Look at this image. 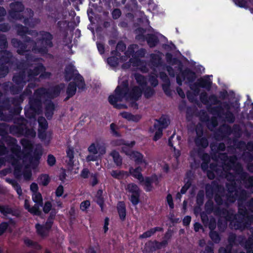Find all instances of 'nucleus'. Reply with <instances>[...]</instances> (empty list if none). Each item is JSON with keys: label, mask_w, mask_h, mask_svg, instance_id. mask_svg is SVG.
<instances>
[{"label": "nucleus", "mask_w": 253, "mask_h": 253, "mask_svg": "<svg viewBox=\"0 0 253 253\" xmlns=\"http://www.w3.org/2000/svg\"><path fill=\"white\" fill-rule=\"evenodd\" d=\"M155 123L153 125L154 128H160L164 130L168 127L170 124V120L169 118L164 115H162L158 119H155Z\"/></svg>", "instance_id": "24"}, {"label": "nucleus", "mask_w": 253, "mask_h": 253, "mask_svg": "<svg viewBox=\"0 0 253 253\" xmlns=\"http://www.w3.org/2000/svg\"><path fill=\"white\" fill-rule=\"evenodd\" d=\"M10 10L8 11L9 16L15 20H21L23 15L20 13L24 10V5L21 1H14L9 4Z\"/></svg>", "instance_id": "13"}, {"label": "nucleus", "mask_w": 253, "mask_h": 253, "mask_svg": "<svg viewBox=\"0 0 253 253\" xmlns=\"http://www.w3.org/2000/svg\"><path fill=\"white\" fill-rule=\"evenodd\" d=\"M198 82L201 87L210 90L211 87L212 82L209 79L208 76H205L203 78L199 79Z\"/></svg>", "instance_id": "40"}, {"label": "nucleus", "mask_w": 253, "mask_h": 253, "mask_svg": "<svg viewBox=\"0 0 253 253\" xmlns=\"http://www.w3.org/2000/svg\"><path fill=\"white\" fill-rule=\"evenodd\" d=\"M12 80L15 84V86H12V88H14L19 93L22 91L27 83L29 82L26 72L24 70L19 71L15 73L13 76Z\"/></svg>", "instance_id": "7"}, {"label": "nucleus", "mask_w": 253, "mask_h": 253, "mask_svg": "<svg viewBox=\"0 0 253 253\" xmlns=\"http://www.w3.org/2000/svg\"><path fill=\"white\" fill-rule=\"evenodd\" d=\"M146 42L150 48H153L159 44L160 40L155 34H147Z\"/></svg>", "instance_id": "31"}, {"label": "nucleus", "mask_w": 253, "mask_h": 253, "mask_svg": "<svg viewBox=\"0 0 253 253\" xmlns=\"http://www.w3.org/2000/svg\"><path fill=\"white\" fill-rule=\"evenodd\" d=\"M163 230L164 229L162 227L157 226L152 228L149 230L144 232L143 234H141L139 236V238L144 239L149 238L153 235L156 232H162Z\"/></svg>", "instance_id": "39"}, {"label": "nucleus", "mask_w": 253, "mask_h": 253, "mask_svg": "<svg viewBox=\"0 0 253 253\" xmlns=\"http://www.w3.org/2000/svg\"><path fill=\"white\" fill-rule=\"evenodd\" d=\"M135 79L136 82L141 86L144 87V86H146L147 82L143 75L139 74H136L135 75Z\"/></svg>", "instance_id": "64"}, {"label": "nucleus", "mask_w": 253, "mask_h": 253, "mask_svg": "<svg viewBox=\"0 0 253 253\" xmlns=\"http://www.w3.org/2000/svg\"><path fill=\"white\" fill-rule=\"evenodd\" d=\"M209 104L207 106L208 111L211 114L229 123H233L235 120L234 114L230 111L231 105L227 102H221L215 94L209 96Z\"/></svg>", "instance_id": "2"}, {"label": "nucleus", "mask_w": 253, "mask_h": 253, "mask_svg": "<svg viewBox=\"0 0 253 253\" xmlns=\"http://www.w3.org/2000/svg\"><path fill=\"white\" fill-rule=\"evenodd\" d=\"M131 159H133L135 164L140 165L142 164H147L146 161L144 159L143 155L138 151H134L132 154V156L130 157Z\"/></svg>", "instance_id": "37"}, {"label": "nucleus", "mask_w": 253, "mask_h": 253, "mask_svg": "<svg viewBox=\"0 0 253 253\" xmlns=\"http://www.w3.org/2000/svg\"><path fill=\"white\" fill-rule=\"evenodd\" d=\"M41 206L38 204H35L34 206L29 210V212L34 215L41 216L42 215V211L40 209Z\"/></svg>", "instance_id": "63"}, {"label": "nucleus", "mask_w": 253, "mask_h": 253, "mask_svg": "<svg viewBox=\"0 0 253 253\" xmlns=\"http://www.w3.org/2000/svg\"><path fill=\"white\" fill-rule=\"evenodd\" d=\"M45 70V67L42 63H39L33 69H27L26 74L29 81L33 80L35 77L40 75L42 71H44Z\"/></svg>", "instance_id": "25"}, {"label": "nucleus", "mask_w": 253, "mask_h": 253, "mask_svg": "<svg viewBox=\"0 0 253 253\" xmlns=\"http://www.w3.org/2000/svg\"><path fill=\"white\" fill-rule=\"evenodd\" d=\"M12 86H15V85L12 82L8 81L2 83L1 87L4 93H7L9 91L12 95L19 94V92L16 91L14 88H13Z\"/></svg>", "instance_id": "35"}, {"label": "nucleus", "mask_w": 253, "mask_h": 253, "mask_svg": "<svg viewBox=\"0 0 253 253\" xmlns=\"http://www.w3.org/2000/svg\"><path fill=\"white\" fill-rule=\"evenodd\" d=\"M235 195L239 204L245 201L248 197V193L246 190L239 189L235 191Z\"/></svg>", "instance_id": "43"}, {"label": "nucleus", "mask_w": 253, "mask_h": 253, "mask_svg": "<svg viewBox=\"0 0 253 253\" xmlns=\"http://www.w3.org/2000/svg\"><path fill=\"white\" fill-rule=\"evenodd\" d=\"M167 246L166 241L159 242L157 240H150L145 244L142 250L143 253H153L157 250L165 248Z\"/></svg>", "instance_id": "14"}, {"label": "nucleus", "mask_w": 253, "mask_h": 253, "mask_svg": "<svg viewBox=\"0 0 253 253\" xmlns=\"http://www.w3.org/2000/svg\"><path fill=\"white\" fill-rule=\"evenodd\" d=\"M135 144V141H131L130 143H126V144L122 147L121 152L125 153L128 156H131L134 151H132L131 148Z\"/></svg>", "instance_id": "46"}, {"label": "nucleus", "mask_w": 253, "mask_h": 253, "mask_svg": "<svg viewBox=\"0 0 253 253\" xmlns=\"http://www.w3.org/2000/svg\"><path fill=\"white\" fill-rule=\"evenodd\" d=\"M65 85L64 83L55 85L50 89H46L44 87L38 88V92L44 96H47L50 98H54L59 96L61 91L65 88Z\"/></svg>", "instance_id": "9"}, {"label": "nucleus", "mask_w": 253, "mask_h": 253, "mask_svg": "<svg viewBox=\"0 0 253 253\" xmlns=\"http://www.w3.org/2000/svg\"><path fill=\"white\" fill-rule=\"evenodd\" d=\"M117 211L121 221H123L126 218V207L124 201H120L117 206Z\"/></svg>", "instance_id": "33"}, {"label": "nucleus", "mask_w": 253, "mask_h": 253, "mask_svg": "<svg viewBox=\"0 0 253 253\" xmlns=\"http://www.w3.org/2000/svg\"><path fill=\"white\" fill-rule=\"evenodd\" d=\"M235 168L239 178L243 182L245 187L250 190L252 193H253V176H249L247 172L244 171L241 164H238Z\"/></svg>", "instance_id": "10"}, {"label": "nucleus", "mask_w": 253, "mask_h": 253, "mask_svg": "<svg viewBox=\"0 0 253 253\" xmlns=\"http://www.w3.org/2000/svg\"><path fill=\"white\" fill-rule=\"evenodd\" d=\"M145 88H143V92L144 95V97L149 99L152 97L155 93V91L154 89L152 87L149 86H145Z\"/></svg>", "instance_id": "54"}, {"label": "nucleus", "mask_w": 253, "mask_h": 253, "mask_svg": "<svg viewBox=\"0 0 253 253\" xmlns=\"http://www.w3.org/2000/svg\"><path fill=\"white\" fill-rule=\"evenodd\" d=\"M110 155L112 157L114 163L117 167H121L122 165L123 159L117 151L115 150H112Z\"/></svg>", "instance_id": "44"}, {"label": "nucleus", "mask_w": 253, "mask_h": 253, "mask_svg": "<svg viewBox=\"0 0 253 253\" xmlns=\"http://www.w3.org/2000/svg\"><path fill=\"white\" fill-rule=\"evenodd\" d=\"M126 49V45L125 43L122 41H119L117 44L116 50H113L111 53L112 54L119 56L121 55L119 51L123 52Z\"/></svg>", "instance_id": "47"}, {"label": "nucleus", "mask_w": 253, "mask_h": 253, "mask_svg": "<svg viewBox=\"0 0 253 253\" xmlns=\"http://www.w3.org/2000/svg\"><path fill=\"white\" fill-rule=\"evenodd\" d=\"M197 153L203 162L210 163L211 157L208 153L204 152V151L201 148H198Z\"/></svg>", "instance_id": "55"}, {"label": "nucleus", "mask_w": 253, "mask_h": 253, "mask_svg": "<svg viewBox=\"0 0 253 253\" xmlns=\"http://www.w3.org/2000/svg\"><path fill=\"white\" fill-rule=\"evenodd\" d=\"M209 236L215 244H218L221 240L219 233L216 231H210Z\"/></svg>", "instance_id": "60"}, {"label": "nucleus", "mask_w": 253, "mask_h": 253, "mask_svg": "<svg viewBox=\"0 0 253 253\" xmlns=\"http://www.w3.org/2000/svg\"><path fill=\"white\" fill-rule=\"evenodd\" d=\"M142 93V89L138 86L135 85L130 88L128 80H126L116 87L113 94L109 95L108 101L115 108L126 109L127 106L126 104L118 102L122 101L124 99L127 101H138L141 98Z\"/></svg>", "instance_id": "1"}, {"label": "nucleus", "mask_w": 253, "mask_h": 253, "mask_svg": "<svg viewBox=\"0 0 253 253\" xmlns=\"http://www.w3.org/2000/svg\"><path fill=\"white\" fill-rule=\"evenodd\" d=\"M67 157L69 158L68 165L70 167L74 166V148L68 147L66 150Z\"/></svg>", "instance_id": "49"}, {"label": "nucleus", "mask_w": 253, "mask_h": 253, "mask_svg": "<svg viewBox=\"0 0 253 253\" xmlns=\"http://www.w3.org/2000/svg\"><path fill=\"white\" fill-rule=\"evenodd\" d=\"M126 190L131 194L129 200L133 206L137 205L140 202L141 190L134 183H130L126 185Z\"/></svg>", "instance_id": "11"}, {"label": "nucleus", "mask_w": 253, "mask_h": 253, "mask_svg": "<svg viewBox=\"0 0 253 253\" xmlns=\"http://www.w3.org/2000/svg\"><path fill=\"white\" fill-rule=\"evenodd\" d=\"M20 142L24 150L28 151H32L33 145L30 140L26 139H22Z\"/></svg>", "instance_id": "61"}, {"label": "nucleus", "mask_w": 253, "mask_h": 253, "mask_svg": "<svg viewBox=\"0 0 253 253\" xmlns=\"http://www.w3.org/2000/svg\"><path fill=\"white\" fill-rule=\"evenodd\" d=\"M38 91V89L35 90L34 96L29 98L28 107L24 108L25 115L27 118H35L42 112V97L44 96L39 94Z\"/></svg>", "instance_id": "6"}, {"label": "nucleus", "mask_w": 253, "mask_h": 253, "mask_svg": "<svg viewBox=\"0 0 253 253\" xmlns=\"http://www.w3.org/2000/svg\"><path fill=\"white\" fill-rule=\"evenodd\" d=\"M224 212L222 214V216L221 218H223L224 220V228H226L227 226V224L228 222H230L229 226H232L233 225V221L234 220V218H235V215L236 214H235L231 210H228L227 209H225V210H224Z\"/></svg>", "instance_id": "28"}, {"label": "nucleus", "mask_w": 253, "mask_h": 253, "mask_svg": "<svg viewBox=\"0 0 253 253\" xmlns=\"http://www.w3.org/2000/svg\"><path fill=\"white\" fill-rule=\"evenodd\" d=\"M191 171L186 172V176L187 179L185 182L184 185L182 187L180 192L182 194H184L186 193L188 189L191 186L192 183V179L191 177Z\"/></svg>", "instance_id": "42"}, {"label": "nucleus", "mask_w": 253, "mask_h": 253, "mask_svg": "<svg viewBox=\"0 0 253 253\" xmlns=\"http://www.w3.org/2000/svg\"><path fill=\"white\" fill-rule=\"evenodd\" d=\"M32 200L36 204L41 206H43V200L42 194L40 192H37L33 193L32 195Z\"/></svg>", "instance_id": "58"}, {"label": "nucleus", "mask_w": 253, "mask_h": 253, "mask_svg": "<svg viewBox=\"0 0 253 253\" xmlns=\"http://www.w3.org/2000/svg\"><path fill=\"white\" fill-rule=\"evenodd\" d=\"M24 243L28 247H33L37 250H40L42 249L41 246L38 242L33 241L28 238L25 239Z\"/></svg>", "instance_id": "53"}, {"label": "nucleus", "mask_w": 253, "mask_h": 253, "mask_svg": "<svg viewBox=\"0 0 253 253\" xmlns=\"http://www.w3.org/2000/svg\"><path fill=\"white\" fill-rule=\"evenodd\" d=\"M26 125H11L9 128V133L17 136H22Z\"/></svg>", "instance_id": "30"}, {"label": "nucleus", "mask_w": 253, "mask_h": 253, "mask_svg": "<svg viewBox=\"0 0 253 253\" xmlns=\"http://www.w3.org/2000/svg\"><path fill=\"white\" fill-rule=\"evenodd\" d=\"M142 171V169L140 166H138L135 168L130 167L129 168L128 172L129 175L139 181V184L143 187L146 192H151L154 189L153 184L156 186L159 185V177L155 173L152 174L150 176H143Z\"/></svg>", "instance_id": "3"}, {"label": "nucleus", "mask_w": 253, "mask_h": 253, "mask_svg": "<svg viewBox=\"0 0 253 253\" xmlns=\"http://www.w3.org/2000/svg\"><path fill=\"white\" fill-rule=\"evenodd\" d=\"M41 37L37 38V45L32 47V51L36 54L45 55L48 52V48L53 46L52 40L53 35L46 31L40 32Z\"/></svg>", "instance_id": "4"}, {"label": "nucleus", "mask_w": 253, "mask_h": 253, "mask_svg": "<svg viewBox=\"0 0 253 253\" xmlns=\"http://www.w3.org/2000/svg\"><path fill=\"white\" fill-rule=\"evenodd\" d=\"M3 139L13 152L19 151L21 150L20 146L17 144L16 138L7 135L3 138Z\"/></svg>", "instance_id": "26"}, {"label": "nucleus", "mask_w": 253, "mask_h": 253, "mask_svg": "<svg viewBox=\"0 0 253 253\" xmlns=\"http://www.w3.org/2000/svg\"><path fill=\"white\" fill-rule=\"evenodd\" d=\"M10 99V104L13 105L14 106H21V103L24 100L23 94H20L19 96L12 97Z\"/></svg>", "instance_id": "48"}, {"label": "nucleus", "mask_w": 253, "mask_h": 253, "mask_svg": "<svg viewBox=\"0 0 253 253\" xmlns=\"http://www.w3.org/2000/svg\"><path fill=\"white\" fill-rule=\"evenodd\" d=\"M10 126L5 123H0V136L2 138L8 134Z\"/></svg>", "instance_id": "59"}, {"label": "nucleus", "mask_w": 253, "mask_h": 253, "mask_svg": "<svg viewBox=\"0 0 253 253\" xmlns=\"http://www.w3.org/2000/svg\"><path fill=\"white\" fill-rule=\"evenodd\" d=\"M128 175L127 171L124 170H113L111 172V176L114 178L119 179L121 176H123L124 175Z\"/></svg>", "instance_id": "62"}, {"label": "nucleus", "mask_w": 253, "mask_h": 253, "mask_svg": "<svg viewBox=\"0 0 253 253\" xmlns=\"http://www.w3.org/2000/svg\"><path fill=\"white\" fill-rule=\"evenodd\" d=\"M77 87L82 90L84 89L85 87L84 80L80 74L76 75L75 81L69 83L66 89V94H69L70 96H74L76 92Z\"/></svg>", "instance_id": "8"}, {"label": "nucleus", "mask_w": 253, "mask_h": 253, "mask_svg": "<svg viewBox=\"0 0 253 253\" xmlns=\"http://www.w3.org/2000/svg\"><path fill=\"white\" fill-rule=\"evenodd\" d=\"M55 110V105L51 100H49L45 103L44 114L47 120H50L52 118Z\"/></svg>", "instance_id": "27"}, {"label": "nucleus", "mask_w": 253, "mask_h": 253, "mask_svg": "<svg viewBox=\"0 0 253 253\" xmlns=\"http://www.w3.org/2000/svg\"><path fill=\"white\" fill-rule=\"evenodd\" d=\"M121 116L128 121H132L135 123L138 122L141 119L140 115H133L130 113L127 112H123L121 113Z\"/></svg>", "instance_id": "36"}, {"label": "nucleus", "mask_w": 253, "mask_h": 253, "mask_svg": "<svg viewBox=\"0 0 253 253\" xmlns=\"http://www.w3.org/2000/svg\"><path fill=\"white\" fill-rule=\"evenodd\" d=\"M10 108V99L9 97H4L2 104H0V119L5 121L11 120L12 116L4 113L3 111L8 110Z\"/></svg>", "instance_id": "17"}, {"label": "nucleus", "mask_w": 253, "mask_h": 253, "mask_svg": "<svg viewBox=\"0 0 253 253\" xmlns=\"http://www.w3.org/2000/svg\"><path fill=\"white\" fill-rule=\"evenodd\" d=\"M241 237L237 238L236 235L234 233L230 234L228 238V244L227 245L233 247L234 245H238L241 242Z\"/></svg>", "instance_id": "45"}, {"label": "nucleus", "mask_w": 253, "mask_h": 253, "mask_svg": "<svg viewBox=\"0 0 253 253\" xmlns=\"http://www.w3.org/2000/svg\"><path fill=\"white\" fill-rule=\"evenodd\" d=\"M12 46L17 48V53L20 55H24L26 52L30 50L27 49V45L20 40L13 38L11 41Z\"/></svg>", "instance_id": "19"}, {"label": "nucleus", "mask_w": 253, "mask_h": 253, "mask_svg": "<svg viewBox=\"0 0 253 253\" xmlns=\"http://www.w3.org/2000/svg\"><path fill=\"white\" fill-rule=\"evenodd\" d=\"M24 134L23 136L31 138H35L36 135V132L34 129L28 128L27 125L25 126V129H24Z\"/></svg>", "instance_id": "56"}, {"label": "nucleus", "mask_w": 253, "mask_h": 253, "mask_svg": "<svg viewBox=\"0 0 253 253\" xmlns=\"http://www.w3.org/2000/svg\"><path fill=\"white\" fill-rule=\"evenodd\" d=\"M0 212L4 216L10 214L19 217L21 215V212L18 210L12 208L7 205H0Z\"/></svg>", "instance_id": "21"}, {"label": "nucleus", "mask_w": 253, "mask_h": 253, "mask_svg": "<svg viewBox=\"0 0 253 253\" xmlns=\"http://www.w3.org/2000/svg\"><path fill=\"white\" fill-rule=\"evenodd\" d=\"M16 61L12 53L7 50H0V65H6L12 66Z\"/></svg>", "instance_id": "16"}, {"label": "nucleus", "mask_w": 253, "mask_h": 253, "mask_svg": "<svg viewBox=\"0 0 253 253\" xmlns=\"http://www.w3.org/2000/svg\"><path fill=\"white\" fill-rule=\"evenodd\" d=\"M36 232L38 235L42 237H45L48 236L51 229L48 228L45 224L37 223L35 225Z\"/></svg>", "instance_id": "32"}, {"label": "nucleus", "mask_w": 253, "mask_h": 253, "mask_svg": "<svg viewBox=\"0 0 253 253\" xmlns=\"http://www.w3.org/2000/svg\"><path fill=\"white\" fill-rule=\"evenodd\" d=\"M77 74H80L74 65L70 63L65 66L64 70V79L66 82H68L72 80L75 81V77Z\"/></svg>", "instance_id": "18"}, {"label": "nucleus", "mask_w": 253, "mask_h": 253, "mask_svg": "<svg viewBox=\"0 0 253 253\" xmlns=\"http://www.w3.org/2000/svg\"><path fill=\"white\" fill-rule=\"evenodd\" d=\"M163 61L161 56L158 54L151 53L150 55L149 65L152 67L158 68L162 66Z\"/></svg>", "instance_id": "29"}, {"label": "nucleus", "mask_w": 253, "mask_h": 253, "mask_svg": "<svg viewBox=\"0 0 253 253\" xmlns=\"http://www.w3.org/2000/svg\"><path fill=\"white\" fill-rule=\"evenodd\" d=\"M39 183L42 186H47L50 181V178L47 174H42L38 177Z\"/></svg>", "instance_id": "50"}, {"label": "nucleus", "mask_w": 253, "mask_h": 253, "mask_svg": "<svg viewBox=\"0 0 253 253\" xmlns=\"http://www.w3.org/2000/svg\"><path fill=\"white\" fill-rule=\"evenodd\" d=\"M155 130H156V131L155 132V134L153 137V140L154 141H157L162 137L163 130L159 128H153L150 127L149 128V131L151 133L153 132Z\"/></svg>", "instance_id": "57"}, {"label": "nucleus", "mask_w": 253, "mask_h": 253, "mask_svg": "<svg viewBox=\"0 0 253 253\" xmlns=\"http://www.w3.org/2000/svg\"><path fill=\"white\" fill-rule=\"evenodd\" d=\"M222 169L225 173L226 179L229 181L235 182L236 175H238V173L235 169L234 166H231L229 170L225 169Z\"/></svg>", "instance_id": "34"}, {"label": "nucleus", "mask_w": 253, "mask_h": 253, "mask_svg": "<svg viewBox=\"0 0 253 253\" xmlns=\"http://www.w3.org/2000/svg\"><path fill=\"white\" fill-rule=\"evenodd\" d=\"M232 133V129L230 126L223 124L220 126L214 133V137L217 141H221L228 138Z\"/></svg>", "instance_id": "15"}, {"label": "nucleus", "mask_w": 253, "mask_h": 253, "mask_svg": "<svg viewBox=\"0 0 253 253\" xmlns=\"http://www.w3.org/2000/svg\"><path fill=\"white\" fill-rule=\"evenodd\" d=\"M225 188L216 180H213L211 184L207 183L205 186L206 197L211 199L214 194V201L218 206L223 205V197L225 196Z\"/></svg>", "instance_id": "5"}, {"label": "nucleus", "mask_w": 253, "mask_h": 253, "mask_svg": "<svg viewBox=\"0 0 253 253\" xmlns=\"http://www.w3.org/2000/svg\"><path fill=\"white\" fill-rule=\"evenodd\" d=\"M103 191L102 189L97 190L95 196L96 198L95 202L98 205L101 209V211H103L104 208V198L103 196Z\"/></svg>", "instance_id": "38"}, {"label": "nucleus", "mask_w": 253, "mask_h": 253, "mask_svg": "<svg viewBox=\"0 0 253 253\" xmlns=\"http://www.w3.org/2000/svg\"><path fill=\"white\" fill-rule=\"evenodd\" d=\"M205 192L203 190H200L197 194L196 203L197 205L200 208L204 204Z\"/></svg>", "instance_id": "52"}, {"label": "nucleus", "mask_w": 253, "mask_h": 253, "mask_svg": "<svg viewBox=\"0 0 253 253\" xmlns=\"http://www.w3.org/2000/svg\"><path fill=\"white\" fill-rule=\"evenodd\" d=\"M179 71L182 77H183L186 82L189 84L193 83L197 78L196 73L189 68H186L184 70L182 68L181 70Z\"/></svg>", "instance_id": "20"}, {"label": "nucleus", "mask_w": 253, "mask_h": 253, "mask_svg": "<svg viewBox=\"0 0 253 253\" xmlns=\"http://www.w3.org/2000/svg\"><path fill=\"white\" fill-rule=\"evenodd\" d=\"M146 53V51L144 48H140L135 51L134 55H132V58L129 59V62L133 66H139L141 62L140 58L144 57Z\"/></svg>", "instance_id": "23"}, {"label": "nucleus", "mask_w": 253, "mask_h": 253, "mask_svg": "<svg viewBox=\"0 0 253 253\" xmlns=\"http://www.w3.org/2000/svg\"><path fill=\"white\" fill-rule=\"evenodd\" d=\"M196 145L203 150L209 146V141L206 137H196L195 139Z\"/></svg>", "instance_id": "41"}, {"label": "nucleus", "mask_w": 253, "mask_h": 253, "mask_svg": "<svg viewBox=\"0 0 253 253\" xmlns=\"http://www.w3.org/2000/svg\"><path fill=\"white\" fill-rule=\"evenodd\" d=\"M235 216L233 221V225L230 226L231 228L236 230H243L246 228H248L246 223V219L242 216H238L237 214L235 215Z\"/></svg>", "instance_id": "22"}, {"label": "nucleus", "mask_w": 253, "mask_h": 253, "mask_svg": "<svg viewBox=\"0 0 253 253\" xmlns=\"http://www.w3.org/2000/svg\"><path fill=\"white\" fill-rule=\"evenodd\" d=\"M219 157L222 161V169H226L229 170L231 166H234L236 170V167L238 164H241L237 162V158L235 155L228 156L226 153H220Z\"/></svg>", "instance_id": "12"}, {"label": "nucleus", "mask_w": 253, "mask_h": 253, "mask_svg": "<svg viewBox=\"0 0 253 253\" xmlns=\"http://www.w3.org/2000/svg\"><path fill=\"white\" fill-rule=\"evenodd\" d=\"M17 32L18 35L23 37L26 34H30V31L28 27L21 24H17L16 26Z\"/></svg>", "instance_id": "51"}]
</instances>
